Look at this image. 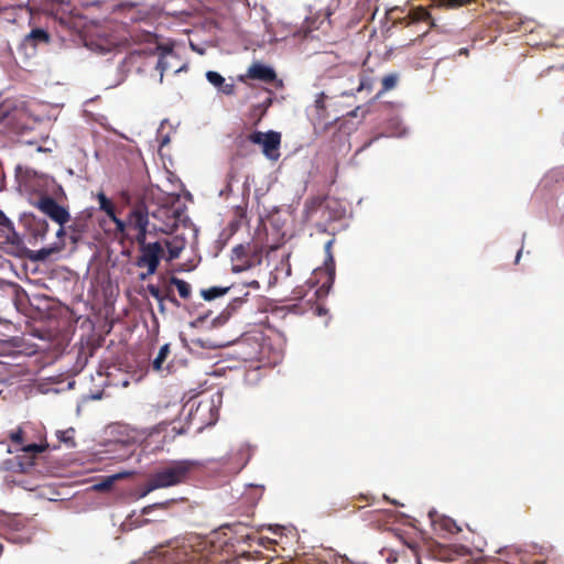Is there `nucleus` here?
<instances>
[{"label": "nucleus", "instance_id": "7c9ffc66", "mask_svg": "<svg viewBox=\"0 0 564 564\" xmlns=\"http://www.w3.org/2000/svg\"><path fill=\"white\" fill-rule=\"evenodd\" d=\"M75 430L73 427H69L65 431H57V437L61 442L65 443L68 447L75 446Z\"/></svg>", "mask_w": 564, "mask_h": 564}, {"label": "nucleus", "instance_id": "5701e85b", "mask_svg": "<svg viewBox=\"0 0 564 564\" xmlns=\"http://www.w3.org/2000/svg\"><path fill=\"white\" fill-rule=\"evenodd\" d=\"M232 286H210L208 289H202L200 295L205 301H214L217 297L227 294Z\"/></svg>", "mask_w": 564, "mask_h": 564}, {"label": "nucleus", "instance_id": "b1692460", "mask_svg": "<svg viewBox=\"0 0 564 564\" xmlns=\"http://www.w3.org/2000/svg\"><path fill=\"white\" fill-rule=\"evenodd\" d=\"M171 350H170V344H164L156 357L153 359L152 361V368L153 370L155 371H162L164 369H167V366L165 367V361H166V358L169 357Z\"/></svg>", "mask_w": 564, "mask_h": 564}, {"label": "nucleus", "instance_id": "1a4fd4ad", "mask_svg": "<svg viewBox=\"0 0 564 564\" xmlns=\"http://www.w3.org/2000/svg\"><path fill=\"white\" fill-rule=\"evenodd\" d=\"M164 564H206V561L191 544H183L165 552Z\"/></svg>", "mask_w": 564, "mask_h": 564}, {"label": "nucleus", "instance_id": "aec40b11", "mask_svg": "<svg viewBox=\"0 0 564 564\" xmlns=\"http://www.w3.org/2000/svg\"><path fill=\"white\" fill-rule=\"evenodd\" d=\"M324 198L322 197H313L308 199L305 204V213H306V219L313 220L315 215L319 212H324Z\"/></svg>", "mask_w": 564, "mask_h": 564}, {"label": "nucleus", "instance_id": "f8f14e48", "mask_svg": "<svg viewBox=\"0 0 564 564\" xmlns=\"http://www.w3.org/2000/svg\"><path fill=\"white\" fill-rule=\"evenodd\" d=\"M239 78L242 82L246 78H249L257 79L265 84H270L276 79V74L272 67L259 62H254L249 66L247 73L245 75H241Z\"/></svg>", "mask_w": 564, "mask_h": 564}, {"label": "nucleus", "instance_id": "37998d69", "mask_svg": "<svg viewBox=\"0 0 564 564\" xmlns=\"http://www.w3.org/2000/svg\"><path fill=\"white\" fill-rule=\"evenodd\" d=\"M524 556L528 557V560L524 562V564H545V561H540V560L530 561V557L528 555H524Z\"/></svg>", "mask_w": 564, "mask_h": 564}, {"label": "nucleus", "instance_id": "3c124183", "mask_svg": "<svg viewBox=\"0 0 564 564\" xmlns=\"http://www.w3.org/2000/svg\"><path fill=\"white\" fill-rule=\"evenodd\" d=\"M459 53H460V54H467V53H468V51H467V48H462V50L459 51Z\"/></svg>", "mask_w": 564, "mask_h": 564}, {"label": "nucleus", "instance_id": "79ce46f5", "mask_svg": "<svg viewBox=\"0 0 564 564\" xmlns=\"http://www.w3.org/2000/svg\"><path fill=\"white\" fill-rule=\"evenodd\" d=\"M256 539H257V536H256L253 533H249V532H248V533H246V534H241V535H240V539H239L238 541L248 542V541H251V540L253 541V540H256Z\"/></svg>", "mask_w": 564, "mask_h": 564}, {"label": "nucleus", "instance_id": "20e7f679", "mask_svg": "<svg viewBox=\"0 0 564 564\" xmlns=\"http://www.w3.org/2000/svg\"><path fill=\"white\" fill-rule=\"evenodd\" d=\"M334 241L335 239L332 238L325 243L324 250L326 253V258L324 261V267L317 268L313 272V279L315 280V282L321 283V285L314 293V295L317 299L327 296L335 281V259L332 251Z\"/></svg>", "mask_w": 564, "mask_h": 564}, {"label": "nucleus", "instance_id": "a18cd8bd", "mask_svg": "<svg viewBox=\"0 0 564 564\" xmlns=\"http://www.w3.org/2000/svg\"><path fill=\"white\" fill-rule=\"evenodd\" d=\"M65 234H66L65 227L64 226H59V229L57 230L56 236L58 238H61V237L65 236Z\"/></svg>", "mask_w": 564, "mask_h": 564}, {"label": "nucleus", "instance_id": "72a5a7b5", "mask_svg": "<svg viewBox=\"0 0 564 564\" xmlns=\"http://www.w3.org/2000/svg\"><path fill=\"white\" fill-rule=\"evenodd\" d=\"M63 246L55 247V248H42L37 251H35L34 256L31 257V259L36 261H44L46 260L53 252H57L62 249Z\"/></svg>", "mask_w": 564, "mask_h": 564}, {"label": "nucleus", "instance_id": "6ab92c4d", "mask_svg": "<svg viewBox=\"0 0 564 564\" xmlns=\"http://www.w3.org/2000/svg\"><path fill=\"white\" fill-rule=\"evenodd\" d=\"M269 96L260 104L252 106L251 117L254 119V123L261 121L269 107L272 105L271 90H267Z\"/></svg>", "mask_w": 564, "mask_h": 564}, {"label": "nucleus", "instance_id": "a211bd4d", "mask_svg": "<svg viewBox=\"0 0 564 564\" xmlns=\"http://www.w3.org/2000/svg\"><path fill=\"white\" fill-rule=\"evenodd\" d=\"M147 291L149 292V294L152 297H154L159 302V307H160L161 312H164V304H163V302L165 300L171 302V299L174 296V294L172 293L171 290H166L165 293H162L160 288L158 285H154V284H148Z\"/></svg>", "mask_w": 564, "mask_h": 564}, {"label": "nucleus", "instance_id": "6e6552de", "mask_svg": "<svg viewBox=\"0 0 564 564\" xmlns=\"http://www.w3.org/2000/svg\"><path fill=\"white\" fill-rule=\"evenodd\" d=\"M248 140L254 144L262 145L263 154L270 160H278L280 156L279 148L281 144V133L276 131L261 132L256 131L248 135Z\"/></svg>", "mask_w": 564, "mask_h": 564}, {"label": "nucleus", "instance_id": "c756f323", "mask_svg": "<svg viewBox=\"0 0 564 564\" xmlns=\"http://www.w3.org/2000/svg\"><path fill=\"white\" fill-rule=\"evenodd\" d=\"M98 200L100 209L104 210L109 218L116 215L115 205L110 199L107 198V196L104 193L98 194Z\"/></svg>", "mask_w": 564, "mask_h": 564}, {"label": "nucleus", "instance_id": "9d476101", "mask_svg": "<svg viewBox=\"0 0 564 564\" xmlns=\"http://www.w3.org/2000/svg\"><path fill=\"white\" fill-rule=\"evenodd\" d=\"M37 208L59 226H65L70 220L68 210L51 196L42 197Z\"/></svg>", "mask_w": 564, "mask_h": 564}, {"label": "nucleus", "instance_id": "423d86ee", "mask_svg": "<svg viewBox=\"0 0 564 564\" xmlns=\"http://www.w3.org/2000/svg\"><path fill=\"white\" fill-rule=\"evenodd\" d=\"M230 259L231 271L235 273L247 271L261 262L259 250H251L249 245L241 243L232 248Z\"/></svg>", "mask_w": 564, "mask_h": 564}, {"label": "nucleus", "instance_id": "bb28decb", "mask_svg": "<svg viewBox=\"0 0 564 564\" xmlns=\"http://www.w3.org/2000/svg\"><path fill=\"white\" fill-rule=\"evenodd\" d=\"M170 284L176 286L178 294L182 299L186 300L191 296L192 289L186 281L178 279L176 276H171Z\"/></svg>", "mask_w": 564, "mask_h": 564}, {"label": "nucleus", "instance_id": "cd10ccee", "mask_svg": "<svg viewBox=\"0 0 564 564\" xmlns=\"http://www.w3.org/2000/svg\"><path fill=\"white\" fill-rule=\"evenodd\" d=\"M398 79H399V76L397 74H389L387 76H384L381 80L382 83V88L381 90L377 94V98L381 97L383 94H386L387 91L395 88L397 84H398Z\"/></svg>", "mask_w": 564, "mask_h": 564}, {"label": "nucleus", "instance_id": "5fc2aeb1", "mask_svg": "<svg viewBox=\"0 0 564 564\" xmlns=\"http://www.w3.org/2000/svg\"><path fill=\"white\" fill-rule=\"evenodd\" d=\"M238 212H239V215L242 216L243 215V208H238Z\"/></svg>", "mask_w": 564, "mask_h": 564}, {"label": "nucleus", "instance_id": "dca6fc26", "mask_svg": "<svg viewBox=\"0 0 564 564\" xmlns=\"http://www.w3.org/2000/svg\"><path fill=\"white\" fill-rule=\"evenodd\" d=\"M174 502H175V500L171 499V500H166L163 502H156V503L149 505V506L144 507L141 510V518L138 520L139 524L142 525V524H148L150 522L161 521V519H150V518H147V516L151 514L154 510H167L170 508V506L173 505Z\"/></svg>", "mask_w": 564, "mask_h": 564}, {"label": "nucleus", "instance_id": "ddd939ff", "mask_svg": "<svg viewBox=\"0 0 564 564\" xmlns=\"http://www.w3.org/2000/svg\"><path fill=\"white\" fill-rule=\"evenodd\" d=\"M90 224V215L82 213L76 216L68 226L70 238L74 242L78 241L85 232L88 231Z\"/></svg>", "mask_w": 564, "mask_h": 564}, {"label": "nucleus", "instance_id": "2eb2a0df", "mask_svg": "<svg viewBox=\"0 0 564 564\" xmlns=\"http://www.w3.org/2000/svg\"><path fill=\"white\" fill-rule=\"evenodd\" d=\"M10 440L17 444V445H20L22 447V451H24L25 453H30V454H39V453H42L45 451L46 448V445H39V444H24L23 443V431L21 429L12 432L10 434Z\"/></svg>", "mask_w": 564, "mask_h": 564}, {"label": "nucleus", "instance_id": "58836bf2", "mask_svg": "<svg viewBox=\"0 0 564 564\" xmlns=\"http://www.w3.org/2000/svg\"><path fill=\"white\" fill-rule=\"evenodd\" d=\"M171 433H172L171 435H169V434L164 435V441L167 437H169V441H173L176 435L184 434V433H186V431L183 427H177V426L173 425L171 429Z\"/></svg>", "mask_w": 564, "mask_h": 564}, {"label": "nucleus", "instance_id": "412c9836", "mask_svg": "<svg viewBox=\"0 0 564 564\" xmlns=\"http://www.w3.org/2000/svg\"><path fill=\"white\" fill-rule=\"evenodd\" d=\"M30 230L34 238L43 239L48 231V224L45 219H39L33 217V219L30 223Z\"/></svg>", "mask_w": 564, "mask_h": 564}, {"label": "nucleus", "instance_id": "4be33fe9", "mask_svg": "<svg viewBox=\"0 0 564 564\" xmlns=\"http://www.w3.org/2000/svg\"><path fill=\"white\" fill-rule=\"evenodd\" d=\"M329 23L327 15H324L321 20L318 18L307 19L303 25L304 37H308L314 30H318L324 25L328 26Z\"/></svg>", "mask_w": 564, "mask_h": 564}, {"label": "nucleus", "instance_id": "2f4dec72", "mask_svg": "<svg viewBox=\"0 0 564 564\" xmlns=\"http://www.w3.org/2000/svg\"><path fill=\"white\" fill-rule=\"evenodd\" d=\"M28 39L32 40L35 44L39 42L48 43L50 34L43 29H33Z\"/></svg>", "mask_w": 564, "mask_h": 564}, {"label": "nucleus", "instance_id": "4c0bfd02", "mask_svg": "<svg viewBox=\"0 0 564 564\" xmlns=\"http://www.w3.org/2000/svg\"><path fill=\"white\" fill-rule=\"evenodd\" d=\"M248 295H249V292H246L243 294V296H236V297H234L232 301L230 302V306L232 308H237V307L241 306L242 303H245L247 301V296Z\"/></svg>", "mask_w": 564, "mask_h": 564}, {"label": "nucleus", "instance_id": "de8ad7c7", "mask_svg": "<svg viewBox=\"0 0 564 564\" xmlns=\"http://www.w3.org/2000/svg\"><path fill=\"white\" fill-rule=\"evenodd\" d=\"M248 286L253 288V289H259L260 284H259V282L257 280H253V281L248 283Z\"/></svg>", "mask_w": 564, "mask_h": 564}, {"label": "nucleus", "instance_id": "603ef678", "mask_svg": "<svg viewBox=\"0 0 564 564\" xmlns=\"http://www.w3.org/2000/svg\"><path fill=\"white\" fill-rule=\"evenodd\" d=\"M191 46H192V48H193L194 51H196V47H195L193 44H191ZM197 52H198L199 54H203V51H200V50H197Z\"/></svg>", "mask_w": 564, "mask_h": 564}, {"label": "nucleus", "instance_id": "4468645a", "mask_svg": "<svg viewBox=\"0 0 564 564\" xmlns=\"http://www.w3.org/2000/svg\"><path fill=\"white\" fill-rule=\"evenodd\" d=\"M206 79L209 82V84L216 87L218 91L227 96H232L236 91L235 84L226 83L225 77L215 70H208L206 73Z\"/></svg>", "mask_w": 564, "mask_h": 564}, {"label": "nucleus", "instance_id": "f704fd0d", "mask_svg": "<svg viewBox=\"0 0 564 564\" xmlns=\"http://www.w3.org/2000/svg\"><path fill=\"white\" fill-rule=\"evenodd\" d=\"M438 523L441 528L448 533H457L460 531V528L451 518L444 517L438 521Z\"/></svg>", "mask_w": 564, "mask_h": 564}, {"label": "nucleus", "instance_id": "f257e3e1", "mask_svg": "<svg viewBox=\"0 0 564 564\" xmlns=\"http://www.w3.org/2000/svg\"><path fill=\"white\" fill-rule=\"evenodd\" d=\"M195 466L196 464L191 460L170 462L167 465L160 467L149 476L139 496L145 497L156 489L173 487L186 482Z\"/></svg>", "mask_w": 564, "mask_h": 564}, {"label": "nucleus", "instance_id": "473e14b6", "mask_svg": "<svg viewBox=\"0 0 564 564\" xmlns=\"http://www.w3.org/2000/svg\"><path fill=\"white\" fill-rule=\"evenodd\" d=\"M191 345L195 348H202V349H215V348L220 347V345L214 343L213 340H210L208 338L204 339L200 337L193 338L191 340Z\"/></svg>", "mask_w": 564, "mask_h": 564}, {"label": "nucleus", "instance_id": "0eeeda50", "mask_svg": "<svg viewBox=\"0 0 564 564\" xmlns=\"http://www.w3.org/2000/svg\"><path fill=\"white\" fill-rule=\"evenodd\" d=\"M149 226V210L143 202L135 204L128 215V229L135 231L137 243H143L147 239Z\"/></svg>", "mask_w": 564, "mask_h": 564}, {"label": "nucleus", "instance_id": "09e8293b", "mask_svg": "<svg viewBox=\"0 0 564 564\" xmlns=\"http://www.w3.org/2000/svg\"><path fill=\"white\" fill-rule=\"evenodd\" d=\"M171 303H172L174 306H176V307H180V305H181V304H180V302L177 301V299H176L175 296H173V297L171 299Z\"/></svg>", "mask_w": 564, "mask_h": 564}, {"label": "nucleus", "instance_id": "ea45409f", "mask_svg": "<svg viewBox=\"0 0 564 564\" xmlns=\"http://www.w3.org/2000/svg\"><path fill=\"white\" fill-rule=\"evenodd\" d=\"M325 96L324 94H321L319 97L315 100V107L319 111H325Z\"/></svg>", "mask_w": 564, "mask_h": 564}, {"label": "nucleus", "instance_id": "8fccbe9b", "mask_svg": "<svg viewBox=\"0 0 564 564\" xmlns=\"http://www.w3.org/2000/svg\"><path fill=\"white\" fill-rule=\"evenodd\" d=\"M520 257H521V250H519L518 253H517L516 262H518L520 260Z\"/></svg>", "mask_w": 564, "mask_h": 564}, {"label": "nucleus", "instance_id": "864d4df0", "mask_svg": "<svg viewBox=\"0 0 564 564\" xmlns=\"http://www.w3.org/2000/svg\"><path fill=\"white\" fill-rule=\"evenodd\" d=\"M372 142H373V139H372V140H370V141H368V142L364 145V148L369 147Z\"/></svg>", "mask_w": 564, "mask_h": 564}, {"label": "nucleus", "instance_id": "f3484780", "mask_svg": "<svg viewBox=\"0 0 564 564\" xmlns=\"http://www.w3.org/2000/svg\"><path fill=\"white\" fill-rule=\"evenodd\" d=\"M409 19L411 23L425 22L430 25V28H435V20L431 15V13L423 7H417L412 9L409 12Z\"/></svg>", "mask_w": 564, "mask_h": 564}, {"label": "nucleus", "instance_id": "e433bc0d", "mask_svg": "<svg viewBox=\"0 0 564 564\" xmlns=\"http://www.w3.org/2000/svg\"><path fill=\"white\" fill-rule=\"evenodd\" d=\"M115 479H117V476L108 477L107 479H105V480L98 482L97 485H95V488L97 490H100V491H106V490L111 488Z\"/></svg>", "mask_w": 564, "mask_h": 564}, {"label": "nucleus", "instance_id": "7ed1b4c3", "mask_svg": "<svg viewBox=\"0 0 564 564\" xmlns=\"http://www.w3.org/2000/svg\"><path fill=\"white\" fill-rule=\"evenodd\" d=\"M220 403L221 397L219 394L200 399L195 408L193 403L188 413L189 424L194 425L198 431L214 425L219 417Z\"/></svg>", "mask_w": 564, "mask_h": 564}, {"label": "nucleus", "instance_id": "9b49d317", "mask_svg": "<svg viewBox=\"0 0 564 564\" xmlns=\"http://www.w3.org/2000/svg\"><path fill=\"white\" fill-rule=\"evenodd\" d=\"M251 455V448L248 445H241L227 455L223 466L229 473L238 474L248 464Z\"/></svg>", "mask_w": 564, "mask_h": 564}, {"label": "nucleus", "instance_id": "39448f33", "mask_svg": "<svg viewBox=\"0 0 564 564\" xmlns=\"http://www.w3.org/2000/svg\"><path fill=\"white\" fill-rule=\"evenodd\" d=\"M141 254L138 257L135 264L139 268H147V273H141L140 279L144 280L148 275H152L158 270L163 248L160 242L138 243Z\"/></svg>", "mask_w": 564, "mask_h": 564}, {"label": "nucleus", "instance_id": "c03bdc74", "mask_svg": "<svg viewBox=\"0 0 564 564\" xmlns=\"http://www.w3.org/2000/svg\"><path fill=\"white\" fill-rule=\"evenodd\" d=\"M170 258L171 259H175V258H178L180 256V250L178 249H170Z\"/></svg>", "mask_w": 564, "mask_h": 564}, {"label": "nucleus", "instance_id": "f03ea898", "mask_svg": "<svg viewBox=\"0 0 564 564\" xmlns=\"http://www.w3.org/2000/svg\"><path fill=\"white\" fill-rule=\"evenodd\" d=\"M417 564H451L456 560L457 553L447 545L435 542L422 544H408Z\"/></svg>", "mask_w": 564, "mask_h": 564}, {"label": "nucleus", "instance_id": "c9c22d12", "mask_svg": "<svg viewBox=\"0 0 564 564\" xmlns=\"http://www.w3.org/2000/svg\"><path fill=\"white\" fill-rule=\"evenodd\" d=\"M110 219L116 225V231L121 234V235H124L126 230L128 229V219L127 220H122V219L118 218L116 215L110 217Z\"/></svg>", "mask_w": 564, "mask_h": 564}, {"label": "nucleus", "instance_id": "a878e982", "mask_svg": "<svg viewBox=\"0 0 564 564\" xmlns=\"http://www.w3.org/2000/svg\"><path fill=\"white\" fill-rule=\"evenodd\" d=\"M69 3L64 4V2H58L57 4H53L51 8L52 14L59 20L61 23H68L70 13Z\"/></svg>", "mask_w": 564, "mask_h": 564}, {"label": "nucleus", "instance_id": "49530a36", "mask_svg": "<svg viewBox=\"0 0 564 564\" xmlns=\"http://www.w3.org/2000/svg\"><path fill=\"white\" fill-rule=\"evenodd\" d=\"M315 311H316V314L319 316L326 314V312H327L326 308H324L323 306H316Z\"/></svg>", "mask_w": 564, "mask_h": 564}, {"label": "nucleus", "instance_id": "a19ab883", "mask_svg": "<svg viewBox=\"0 0 564 564\" xmlns=\"http://www.w3.org/2000/svg\"><path fill=\"white\" fill-rule=\"evenodd\" d=\"M169 424L165 423V422H161L159 423L154 429H153V433H161L163 431H166Z\"/></svg>", "mask_w": 564, "mask_h": 564}, {"label": "nucleus", "instance_id": "393cba45", "mask_svg": "<svg viewBox=\"0 0 564 564\" xmlns=\"http://www.w3.org/2000/svg\"><path fill=\"white\" fill-rule=\"evenodd\" d=\"M0 236L6 237L8 240H10L11 237H17L13 223L2 210H0Z\"/></svg>", "mask_w": 564, "mask_h": 564}, {"label": "nucleus", "instance_id": "c85d7f7f", "mask_svg": "<svg viewBox=\"0 0 564 564\" xmlns=\"http://www.w3.org/2000/svg\"><path fill=\"white\" fill-rule=\"evenodd\" d=\"M375 85V78L367 72H362L359 78V85L357 87V91L367 90L368 93L372 91Z\"/></svg>", "mask_w": 564, "mask_h": 564}]
</instances>
